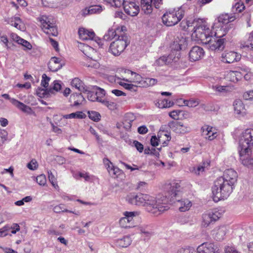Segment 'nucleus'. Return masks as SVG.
I'll use <instances>...</instances> for the list:
<instances>
[{
    "label": "nucleus",
    "mask_w": 253,
    "mask_h": 253,
    "mask_svg": "<svg viewBox=\"0 0 253 253\" xmlns=\"http://www.w3.org/2000/svg\"><path fill=\"white\" fill-rule=\"evenodd\" d=\"M234 113L238 118H242L247 114L245 105L240 100H236L233 103Z\"/></svg>",
    "instance_id": "b1692460"
},
{
    "label": "nucleus",
    "mask_w": 253,
    "mask_h": 253,
    "mask_svg": "<svg viewBox=\"0 0 253 253\" xmlns=\"http://www.w3.org/2000/svg\"><path fill=\"white\" fill-rule=\"evenodd\" d=\"M212 88L214 90L219 92H226L229 91L231 87L227 85H213Z\"/></svg>",
    "instance_id": "09e8293b"
},
{
    "label": "nucleus",
    "mask_w": 253,
    "mask_h": 253,
    "mask_svg": "<svg viewBox=\"0 0 253 253\" xmlns=\"http://www.w3.org/2000/svg\"><path fill=\"white\" fill-rule=\"evenodd\" d=\"M125 31H126V27L125 26L118 27L116 29V30L109 29L107 33L105 35L104 37L106 40H111L116 36L118 37L121 32Z\"/></svg>",
    "instance_id": "7c9ffc66"
},
{
    "label": "nucleus",
    "mask_w": 253,
    "mask_h": 253,
    "mask_svg": "<svg viewBox=\"0 0 253 253\" xmlns=\"http://www.w3.org/2000/svg\"><path fill=\"white\" fill-rule=\"evenodd\" d=\"M241 58V55L232 51H225L221 54V60L226 63H232L234 61H237Z\"/></svg>",
    "instance_id": "aec40b11"
},
{
    "label": "nucleus",
    "mask_w": 253,
    "mask_h": 253,
    "mask_svg": "<svg viewBox=\"0 0 253 253\" xmlns=\"http://www.w3.org/2000/svg\"><path fill=\"white\" fill-rule=\"evenodd\" d=\"M88 117L92 120L95 122H97L100 119V115L99 113L91 111L88 112Z\"/></svg>",
    "instance_id": "3c124183"
},
{
    "label": "nucleus",
    "mask_w": 253,
    "mask_h": 253,
    "mask_svg": "<svg viewBox=\"0 0 253 253\" xmlns=\"http://www.w3.org/2000/svg\"><path fill=\"white\" fill-rule=\"evenodd\" d=\"M95 89V94H96L97 101L99 102H102L104 100H105L103 98L105 95V91L104 89H101L97 86L94 87Z\"/></svg>",
    "instance_id": "de8ad7c7"
},
{
    "label": "nucleus",
    "mask_w": 253,
    "mask_h": 253,
    "mask_svg": "<svg viewBox=\"0 0 253 253\" xmlns=\"http://www.w3.org/2000/svg\"><path fill=\"white\" fill-rule=\"evenodd\" d=\"M206 43H204L208 48L211 50H219L224 47V40L210 36Z\"/></svg>",
    "instance_id": "2eb2a0df"
},
{
    "label": "nucleus",
    "mask_w": 253,
    "mask_h": 253,
    "mask_svg": "<svg viewBox=\"0 0 253 253\" xmlns=\"http://www.w3.org/2000/svg\"><path fill=\"white\" fill-rule=\"evenodd\" d=\"M50 79L47 77L46 74H43L42 75V80L41 81V85L44 88L47 87L48 86L49 82Z\"/></svg>",
    "instance_id": "680f3d73"
},
{
    "label": "nucleus",
    "mask_w": 253,
    "mask_h": 253,
    "mask_svg": "<svg viewBox=\"0 0 253 253\" xmlns=\"http://www.w3.org/2000/svg\"><path fill=\"white\" fill-rule=\"evenodd\" d=\"M163 136L167 137V141H169L171 137L169 135L166 134L165 132H161L158 134V138L156 136H152L151 139V144L153 146H158L159 142L163 141L162 139Z\"/></svg>",
    "instance_id": "f704fd0d"
},
{
    "label": "nucleus",
    "mask_w": 253,
    "mask_h": 253,
    "mask_svg": "<svg viewBox=\"0 0 253 253\" xmlns=\"http://www.w3.org/2000/svg\"><path fill=\"white\" fill-rule=\"evenodd\" d=\"M198 253H216V248L211 243H204L202 244L197 248Z\"/></svg>",
    "instance_id": "c85d7f7f"
},
{
    "label": "nucleus",
    "mask_w": 253,
    "mask_h": 253,
    "mask_svg": "<svg viewBox=\"0 0 253 253\" xmlns=\"http://www.w3.org/2000/svg\"><path fill=\"white\" fill-rule=\"evenodd\" d=\"M10 228L8 225H5L0 228V237H4L8 235V231Z\"/></svg>",
    "instance_id": "e2e57ef3"
},
{
    "label": "nucleus",
    "mask_w": 253,
    "mask_h": 253,
    "mask_svg": "<svg viewBox=\"0 0 253 253\" xmlns=\"http://www.w3.org/2000/svg\"><path fill=\"white\" fill-rule=\"evenodd\" d=\"M220 76V80L224 78L228 81L237 82L242 78L243 74L237 71H226L221 74Z\"/></svg>",
    "instance_id": "a211bd4d"
},
{
    "label": "nucleus",
    "mask_w": 253,
    "mask_h": 253,
    "mask_svg": "<svg viewBox=\"0 0 253 253\" xmlns=\"http://www.w3.org/2000/svg\"><path fill=\"white\" fill-rule=\"evenodd\" d=\"M209 164L208 163H203L201 165H199L196 167H193L190 169V171L192 173H194L196 175H199L202 174L205 170V168L207 166H208Z\"/></svg>",
    "instance_id": "4c0bfd02"
},
{
    "label": "nucleus",
    "mask_w": 253,
    "mask_h": 253,
    "mask_svg": "<svg viewBox=\"0 0 253 253\" xmlns=\"http://www.w3.org/2000/svg\"><path fill=\"white\" fill-rule=\"evenodd\" d=\"M85 101L84 98L81 93H73L70 97V102L73 106H78Z\"/></svg>",
    "instance_id": "2f4dec72"
},
{
    "label": "nucleus",
    "mask_w": 253,
    "mask_h": 253,
    "mask_svg": "<svg viewBox=\"0 0 253 253\" xmlns=\"http://www.w3.org/2000/svg\"><path fill=\"white\" fill-rule=\"evenodd\" d=\"M71 84L72 86L78 89L81 92H84L87 91V87L78 78L73 79L71 81Z\"/></svg>",
    "instance_id": "473e14b6"
},
{
    "label": "nucleus",
    "mask_w": 253,
    "mask_h": 253,
    "mask_svg": "<svg viewBox=\"0 0 253 253\" xmlns=\"http://www.w3.org/2000/svg\"><path fill=\"white\" fill-rule=\"evenodd\" d=\"M243 98L246 100H253V90L245 92L243 94Z\"/></svg>",
    "instance_id": "774afa93"
},
{
    "label": "nucleus",
    "mask_w": 253,
    "mask_h": 253,
    "mask_svg": "<svg viewBox=\"0 0 253 253\" xmlns=\"http://www.w3.org/2000/svg\"><path fill=\"white\" fill-rule=\"evenodd\" d=\"M109 174L113 177H117L122 173V170L118 168L114 167V168L109 170Z\"/></svg>",
    "instance_id": "6e6d98bb"
},
{
    "label": "nucleus",
    "mask_w": 253,
    "mask_h": 253,
    "mask_svg": "<svg viewBox=\"0 0 253 253\" xmlns=\"http://www.w3.org/2000/svg\"><path fill=\"white\" fill-rule=\"evenodd\" d=\"M7 23L20 31H24L26 30L24 22L18 16H13L9 18Z\"/></svg>",
    "instance_id": "cd10ccee"
},
{
    "label": "nucleus",
    "mask_w": 253,
    "mask_h": 253,
    "mask_svg": "<svg viewBox=\"0 0 253 253\" xmlns=\"http://www.w3.org/2000/svg\"><path fill=\"white\" fill-rule=\"evenodd\" d=\"M187 41L185 38L181 35L177 36L171 45V53L177 59L180 57V50L184 49L187 46Z\"/></svg>",
    "instance_id": "9b49d317"
},
{
    "label": "nucleus",
    "mask_w": 253,
    "mask_h": 253,
    "mask_svg": "<svg viewBox=\"0 0 253 253\" xmlns=\"http://www.w3.org/2000/svg\"><path fill=\"white\" fill-rule=\"evenodd\" d=\"M39 20L45 33L53 36L57 35V29L55 26L54 20L50 17L42 15L39 17Z\"/></svg>",
    "instance_id": "0eeeda50"
},
{
    "label": "nucleus",
    "mask_w": 253,
    "mask_h": 253,
    "mask_svg": "<svg viewBox=\"0 0 253 253\" xmlns=\"http://www.w3.org/2000/svg\"><path fill=\"white\" fill-rule=\"evenodd\" d=\"M237 177L238 175L236 171L230 169L225 170L223 175L218 178L235 186V184L237 180Z\"/></svg>",
    "instance_id": "dca6fc26"
},
{
    "label": "nucleus",
    "mask_w": 253,
    "mask_h": 253,
    "mask_svg": "<svg viewBox=\"0 0 253 253\" xmlns=\"http://www.w3.org/2000/svg\"><path fill=\"white\" fill-rule=\"evenodd\" d=\"M84 92L87 93V98L89 100L91 101H97V97H96V94H95V92L89 91L87 87V91Z\"/></svg>",
    "instance_id": "bf43d9fd"
},
{
    "label": "nucleus",
    "mask_w": 253,
    "mask_h": 253,
    "mask_svg": "<svg viewBox=\"0 0 253 253\" xmlns=\"http://www.w3.org/2000/svg\"><path fill=\"white\" fill-rule=\"evenodd\" d=\"M192 205V202L187 199H182L177 202V206L181 212H185L189 210Z\"/></svg>",
    "instance_id": "72a5a7b5"
},
{
    "label": "nucleus",
    "mask_w": 253,
    "mask_h": 253,
    "mask_svg": "<svg viewBox=\"0 0 253 253\" xmlns=\"http://www.w3.org/2000/svg\"><path fill=\"white\" fill-rule=\"evenodd\" d=\"M143 193H130L127 195L126 201L130 204L138 206H142Z\"/></svg>",
    "instance_id": "6ab92c4d"
},
{
    "label": "nucleus",
    "mask_w": 253,
    "mask_h": 253,
    "mask_svg": "<svg viewBox=\"0 0 253 253\" xmlns=\"http://www.w3.org/2000/svg\"><path fill=\"white\" fill-rule=\"evenodd\" d=\"M221 213L217 209H213L205 212L202 216L201 226L207 227L218 220Z\"/></svg>",
    "instance_id": "6e6552de"
},
{
    "label": "nucleus",
    "mask_w": 253,
    "mask_h": 253,
    "mask_svg": "<svg viewBox=\"0 0 253 253\" xmlns=\"http://www.w3.org/2000/svg\"><path fill=\"white\" fill-rule=\"evenodd\" d=\"M245 8V6L243 2H237L233 6V9L236 12H241Z\"/></svg>",
    "instance_id": "4d7b16f0"
},
{
    "label": "nucleus",
    "mask_w": 253,
    "mask_h": 253,
    "mask_svg": "<svg viewBox=\"0 0 253 253\" xmlns=\"http://www.w3.org/2000/svg\"><path fill=\"white\" fill-rule=\"evenodd\" d=\"M86 115L82 111H78L72 113L70 114H67L63 116V118L65 119H83L85 117Z\"/></svg>",
    "instance_id": "a18cd8bd"
},
{
    "label": "nucleus",
    "mask_w": 253,
    "mask_h": 253,
    "mask_svg": "<svg viewBox=\"0 0 253 253\" xmlns=\"http://www.w3.org/2000/svg\"><path fill=\"white\" fill-rule=\"evenodd\" d=\"M123 217L119 220V224L122 228H127L134 226V218L140 214L138 211H128L123 212Z\"/></svg>",
    "instance_id": "9d476101"
},
{
    "label": "nucleus",
    "mask_w": 253,
    "mask_h": 253,
    "mask_svg": "<svg viewBox=\"0 0 253 253\" xmlns=\"http://www.w3.org/2000/svg\"><path fill=\"white\" fill-rule=\"evenodd\" d=\"M234 186L217 178L212 187L213 200L217 202L220 200L226 199L233 191Z\"/></svg>",
    "instance_id": "7ed1b4c3"
},
{
    "label": "nucleus",
    "mask_w": 253,
    "mask_h": 253,
    "mask_svg": "<svg viewBox=\"0 0 253 253\" xmlns=\"http://www.w3.org/2000/svg\"><path fill=\"white\" fill-rule=\"evenodd\" d=\"M180 184L174 181L168 185L166 187L167 195L165 197L156 198L149 194H143L142 206L146 210L158 216L169 209L168 203L177 195L180 190Z\"/></svg>",
    "instance_id": "f257e3e1"
},
{
    "label": "nucleus",
    "mask_w": 253,
    "mask_h": 253,
    "mask_svg": "<svg viewBox=\"0 0 253 253\" xmlns=\"http://www.w3.org/2000/svg\"><path fill=\"white\" fill-rule=\"evenodd\" d=\"M184 105L189 107H195L199 104V100L196 99H190L189 100H183Z\"/></svg>",
    "instance_id": "8fccbe9b"
},
{
    "label": "nucleus",
    "mask_w": 253,
    "mask_h": 253,
    "mask_svg": "<svg viewBox=\"0 0 253 253\" xmlns=\"http://www.w3.org/2000/svg\"><path fill=\"white\" fill-rule=\"evenodd\" d=\"M169 126L171 129L176 133H185L190 131V127L180 122L171 123Z\"/></svg>",
    "instance_id": "a878e982"
},
{
    "label": "nucleus",
    "mask_w": 253,
    "mask_h": 253,
    "mask_svg": "<svg viewBox=\"0 0 253 253\" xmlns=\"http://www.w3.org/2000/svg\"><path fill=\"white\" fill-rule=\"evenodd\" d=\"M132 240L130 236H125L121 239H118L116 240L117 245L122 248H126L131 243Z\"/></svg>",
    "instance_id": "58836bf2"
},
{
    "label": "nucleus",
    "mask_w": 253,
    "mask_h": 253,
    "mask_svg": "<svg viewBox=\"0 0 253 253\" xmlns=\"http://www.w3.org/2000/svg\"><path fill=\"white\" fill-rule=\"evenodd\" d=\"M19 44L23 46L25 48L24 50L28 49L30 50L32 48V44L27 41L22 39V40H21V42H20Z\"/></svg>",
    "instance_id": "338daca9"
},
{
    "label": "nucleus",
    "mask_w": 253,
    "mask_h": 253,
    "mask_svg": "<svg viewBox=\"0 0 253 253\" xmlns=\"http://www.w3.org/2000/svg\"><path fill=\"white\" fill-rule=\"evenodd\" d=\"M37 183L41 185L44 186L46 183V179L45 175L41 174L36 178Z\"/></svg>",
    "instance_id": "052dcab7"
},
{
    "label": "nucleus",
    "mask_w": 253,
    "mask_h": 253,
    "mask_svg": "<svg viewBox=\"0 0 253 253\" xmlns=\"http://www.w3.org/2000/svg\"><path fill=\"white\" fill-rule=\"evenodd\" d=\"M27 168L32 170H34L38 168V164L35 159L32 160L30 163L27 164Z\"/></svg>",
    "instance_id": "0e129e2a"
},
{
    "label": "nucleus",
    "mask_w": 253,
    "mask_h": 253,
    "mask_svg": "<svg viewBox=\"0 0 253 253\" xmlns=\"http://www.w3.org/2000/svg\"><path fill=\"white\" fill-rule=\"evenodd\" d=\"M162 0H141V6L142 10L145 14H149L152 12V5L158 8Z\"/></svg>",
    "instance_id": "f3484780"
},
{
    "label": "nucleus",
    "mask_w": 253,
    "mask_h": 253,
    "mask_svg": "<svg viewBox=\"0 0 253 253\" xmlns=\"http://www.w3.org/2000/svg\"><path fill=\"white\" fill-rule=\"evenodd\" d=\"M2 96L5 99L9 100L10 103L13 106H14L15 107L23 112L29 115L32 114L34 113L30 107L26 105L24 103L18 101L14 98L10 97L8 94H3Z\"/></svg>",
    "instance_id": "4468645a"
},
{
    "label": "nucleus",
    "mask_w": 253,
    "mask_h": 253,
    "mask_svg": "<svg viewBox=\"0 0 253 253\" xmlns=\"http://www.w3.org/2000/svg\"><path fill=\"white\" fill-rule=\"evenodd\" d=\"M62 84H63L61 81H54L49 88V91L50 92L51 95H53L56 92L59 91L61 89Z\"/></svg>",
    "instance_id": "ea45409f"
},
{
    "label": "nucleus",
    "mask_w": 253,
    "mask_h": 253,
    "mask_svg": "<svg viewBox=\"0 0 253 253\" xmlns=\"http://www.w3.org/2000/svg\"><path fill=\"white\" fill-rule=\"evenodd\" d=\"M173 104L172 101L164 99L159 100L157 103V106L160 108H166L172 106Z\"/></svg>",
    "instance_id": "37998d69"
},
{
    "label": "nucleus",
    "mask_w": 253,
    "mask_h": 253,
    "mask_svg": "<svg viewBox=\"0 0 253 253\" xmlns=\"http://www.w3.org/2000/svg\"><path fill=\"white\" fill-rule=\"evenodd\" d=\"M252 151L239 153L240 160L242 164L250 169H253V155Z\"/></svg>",
    "instance_id": "4be33fe9"
},
{
    "label": "nucleus",
    "mask_w": 253,
    "mask_h": 253,
    "mask_svg": "<svg viewBox=\"0 0 253 253\" xmlns=\"http://www.w3.org/2000/svg\"><path fill=\"white\" fill-rule=\"evenodd\" d=\"M177 253H197L195 250L192 247L180 249Z\"/></svg>",
    "instance_id": "69168bd1"
},
{
    "label": "nucleus",
    "mask_w": 253,
    "mask_h": 253,
    "mask_svg": "<svg viewBox=\"0 0 253 253\" xmlns=\"http://www.w3.org/2000/svg\"><path fill=\"white\" fill-rule=\"evenodd\" d=\"M48 176L49 180L50 182V183H51L52 185L55 189H58L59 188V187H58V185L57 183L56 179L51 171H48Z\"/></svg>",
    "instance_id": "603ef678"
},
{
    "label": "nucleus",
    "mask_w": 253,
    "mask_h": 253,
    "mask_svg": "<svg viewBox=\"0 0 253 253\" xmlns=\"http://www.w3.org/2000/svg\"><path fill=\"white\" fill-rule=\"evenodd\" d=\"M205 54L203 49L199 46H193L189 51V57L191 61H196L202 59Z\"/></svg>",
    "instance_id": "5701e85b"
},
{
    "label": "nucleus",
    "mask_w": 253,
    "mask_h": 253,
    "mask_svg": "<svg viewBox=\"0 0 253 253\" xmlns=\"http://www.w3.org/2000/svg\"><path fill=\"white\" fill-rule=\"evenodd\" d=\"M128 44L129 41L126 35L124 33L121 34L115 41L111 42L109 51L115 56L119 55Z\"/></svg>",
    "instance_id": "423d86ee"
},
{
    "label": "nucleus",
    "mask_w": 253,
    "mask_h": 253,
    "mask_svg": "<svg viewBox=\"0 0 253 253\" xmlns=\"http://www.w3.org/2000/svg\"><path fill=\"white\" fill-rule=\"evenodd\" d=\"M123 6L125 12L131 16L137 15L139 12V7L135 0H124Z\"/></svg>",
    "instance_id": "ddd939ff"
},
{
    "label": "nucleus",
    "mask_w": 253,
    "mask_h": 253,
    "mask_svg": "<svg viewBox=\"0 0 253 253\" xmlns=\"http://www.w3.org/2000/svg\"><path fill=\"white\" fill-rule=\"evenodd\" d=\"M48 68L52 72H56L62 67L61 60L56 57H52L48 62Z\"/></svg>",
    "instance_id": "c756f323"
},
{
    "label": "nucleus",
    "mask_w": 253,
    "mask_h": 253,
    "mask_svg": "<svg viewBox=\"0 0 253 253\" xmlns=\"http://www.w3.org/2000/svg\"><path fill=\"white\" fill-rule=\"evenodd\" d=\"M89 8H90V13H91V14L100 13L103 10V8L102 7V6H101L100 5L91 6L89 7Z\"/></svg>",
    "instance_id": "13d9d810"
},
{
    "label": "nucleus",
    "mask_w": 253,
    "mask_h": 253,
    "mask_svg": "<svg viewBox=\"0 0 253 253\" xmlns=\"http://www.w3.org/2000/svg\"><path fill=\"white\" fill-rule=\"evenodd\" d=\"M131 75L132 76V82L135 84L136 86L141 87H147L156 84L157 80L153 78H143L140 75L131 72Z\"/></svg>",
    "instance_id": "1a4fd4ad"
},
{
    "label": "nucleus",
    "mask_w": 253,
    "mask_h": 253,
    "mask_svg": "<svg viewBox=\"0 0 253 253\" xmlns=\"http://www.w3.org/2000/svg\"><path fill=\"white\" fill-rule=\"evenodd\" d=\"M78 47L79 49L88 58H96L99 53L96 50L91 46L84 43H78Z\"/></svg>",
    "instance_id": "412c9836"
},
{
    "label": "nucleus",
    "mask_w": 253,
    "mask_h": 253,
    "mask_svg": "<svg viewBox=\"0 0 253 253\" xmlns=\"http://www.w3.org/2000/svg\"><path fill=\"white\" fill-rule=\"evenodd\" d=\"M79 175L80 177L84 178L87 181H92L95 178V176L90 175L87 172H80Z\"/></svg>",
    "instance_id": "5fc2aeb1"
},
{
    "label": "nucleus",
    "mask_w": 253,
    "mask_h": 253,
    "mask_svg": "<svg viewBox=\"0 0 253 253\" xmlns=\"http://www.w3.org/2000/svg\"><path fill=\"white\" fill-rule=\"evenodd\" d=\"M78 33L80 38L83 40L94 41L99 46L102 45L101 40L95 36V34L92 29H87L84 28H80Z\"/></svg>",
    "instance_id": "f8f14e48"
},
{
    "label": "nucleus",
    "mask_w": 253,
    "mask_h": 253,
    "mask_svg": "<svg viewBox=\"0 0 253 253\" xmlns=\"http://www.w3.org/2000/svg\"><path fill=\"white\" fill-rule=\"evenodd\" d=\"M202 135L207 139L211 141L215 139L218 135L217 130L212 126H204L202 128Z\"/></svg>",
    "instance_id": "393cba45"
},
{
    "label": "nucleus",
    "mask_w": 253,
    "mask_h": 253,
    "mask_svg": "<svg viewBox=\"0 0 253 253\" xmlns=\"http://www.w3.org/2000/svg\"><path fill=\"white\" fill-rule=\"evenodd\" d=\"M212 30L214 33V37L221 39L227 33V28L224 26H219L218 27H215L214 23L212 26Z\"/></svg>",
    "instance_id": "c9c22d12"
},
{
    "label": "nucleus",
    "mask_w": 253,
    "mask_h": 253,
    "mask_svg": "<svg viewBox=\"0 0 253 253\" xmlns=\"http://www.w3.org/2000/svg\"><path fill=\"white\" fill-rule=\"evenodd\" d=\"M112 6L119 7L123 5L124 0H104Z\"/></svg>",
    "instance_id": "864d4df0"
},
{
    "label": "nucleus",
    "mask_w": 253,
    "mask_h": 253,
    "mask_svg": "<svg viewBox=\"0 0 253 253\" xmlns=\"http://www.w3.org/2000/svg\"><path fill=\"white\" fill-rule=\"evenodd\" d=\"M176 58L172 53H170L168 56H163L157 59L155 62V64L158 66H163L169 63L170 60H175Z\"/></svg>",
    "instance_id": "e433bc0d"
},
{
    "label": "nucleus",
    "mask_w": 253,
    "mask_h": 253,
    "mask_svg": "<svg viewBox=\"0 0 253 253\" xmlns=\"http://www.w3.org/2000/svg\"><path fill=\"white\" fill-rule=\"evenodd\" d=\"M239 153L252 151L253 148V128L243 130L238 138Z\"/></svg>",
    "instance_id": "20e7f679"
},
{
    "label": "nucleus",
    "mask_w": 253,
    "mask_h": 253,
    "mask_svg": "<svg viewBox=\"0 0 253 253\" xmlns=\"http://www.w3.org/2000/svg\"><path fill=\"white\" fill-rule=\"evenodd\" d=\"M214 232H215V237L216 239L221 240L223 239L224 236L226 233V228L223 226H220L217 228Z\"/></svg>",
    "instance_id": "79ce46f5"
},
{
    "label": "nucleus",
    "mask_w": 253,
    "mask_h": 253,
    "mask_svg": "<svg viewBox=\"0 0 253 253\" xmlns=\"http://www.w3.org/2000/svg\"><path fill=\"white\" fill-rule=\"evenodd\" d=\"M99 58V54H98V56L96 58H89L87 63L85 65L88 67L94 68L95 69L98 68L100 64L98 62V60Z\"/></svg>",
    "instance_id": "c03bdc74"
},
{
    "label": "nucleus",
    "mask_w": 253,
    "mask_h": 253,
    "mask_svg": "<svg viewBox=\"0 0 253 253\" xmlns=\"http://www.w3.org/2000/svg\"><path fill=\"white\" fill-rule=\"evenodd\" d=\"M184 11L178 8L167 11L162 16L163 23L167 26H172L177 24L183 17Z\"/></svg>",
    "instance_id": "39448f33"
},
{
    "label": "nucleus",
    "mask_w": 253,
    "mask_h": 253,
    "mask_svg": "<svg viewBox=\"0 0 253 253\" xmlns=\"http://www.w3.org/2000/svg\"><path fill=\"white\" fill-rule=\"evenodd\" d=\"M133 116L131 114H126L123 122V127L126 129H129L131 126L132 122L133 121Z\"/></svg>",
    "instance_id": "a19ab883"
},
{
    "label": "nucleus",
    "mask_w": 253,
    "mask_h": 253,
    "mask_svg": "<svg viewBox=\"0 0 253 253\" xmlns=\"http://www.w3.org/2000/svg\"><path fill=\"white\" fill-rule=\"evenodd\" d=\"M36 94L41 98H47L51 95L49 91V88H38L36 90Z\"/></svg>",
    "instance_id": "49530a36"
},
{
    "label": "nucleus",
    "mask_w": 253,
    "mask_h": 253,
    "mask_svg": "<svg viewBox=\"0 0 253 253\" xmlns=\"http://www.w3.org/2000/svg\"><path fill=\"white\" fill-rule=\"evenodd\" d=\"M194 29L191 34V39L203 44L206 43L211 33L208 24L202 19H195L193 22Z\"/></svg>",
    "instance_id": "f03ea898"
},
{
    "label": "nucleus",
    "mask_w": 253,
    "mask_h": 253,
    "mask_svg": "<svg viewBox=\"0 0 253 253\" xmlns=\"http://www.w3.org/2000/svg\"><path fill=\"white\" fill-rule=\"evenodd\" d=\"M234 18L230 16L228 14L220 15L214 22L215 27H218L219 26H224L227 27V24L230 22L233 21Z\"/></svg>",
    "instance_id": "bb28decb"
}]
</instances>
